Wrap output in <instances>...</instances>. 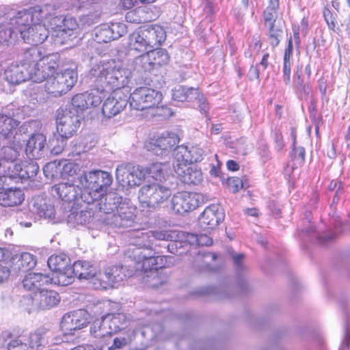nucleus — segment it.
I'll list each match as a JSON object with an SVG mask.
<instances>
[{"mask_svg":"<svg viewBox=\"0 0 350 350\" xmlns=\"http://www.w3.org/2000/svg\"><path fill=\"white\" fill-rule=\"evenodd\" d=\"M98 206L103 213L102 221L107 225L116 228H127L134 221V208L124 202L116 193H104L96 201Z\"/></svg>","mask_w":350,"mask_h":350,"instance_id":"obj_1","label":"nucleus"},{"mask_svg":"<svg viewBox=\"0 0 350 350\" xmlns=\"http://www.w3.org/2000/svg\"><path fill=\"white\" fill-rule=\"evenodd\" d=\"M130 72L117 66L113 60L99 61L93 64L89 71V77L98 87L99 92L105 88L119 90L127 85Z\"/></svg>","mask_w":350,"mask_h":350,"instance_id":"obj_2","label":"nucleus"},{"mask_svg":"<svg viewBox=\"0 0 350 350\" xmlns=\"http://www.w3.org/2000/svg\"><path fill=\"white\" fill-rule=\"evenodd\" d=\"M42 11L36 8L11 10L5 16L8 29L5 31H0V37L3 41H8L12 37V33L18 32L21 36V32L27 30L32 23L41 21Z\"/></svg>","mask_w":350,"mask_h":350,"instance_id":"obj_3","label":"nucleus"},{"mask_svg":"<svg viewBox=\"0 0 350 350\" xmlns=\"http://www.w3.org/2000/svg\"><path fill=\"white\" fill-rule=\"evenodd\" d=\"M78 75L72 69H65L49 77L44 88L48 94L59 97L69 92L77 81Z\"/></svg>","mask_w":350,"mask_h":350,"instance_id":"obj_4","label":"nucleus"},{"mask_svg":"<svg viewBox=\"0 0 350 350\" xmlns=\"http://www.w3.org/2000/svg\"><path fill=\"white\" fill-rule=\"evenodd\" d=\"M171 195L169 187L154 183L142 186L139 191L138 198L143 207L156 208L167 201Z\"/></svg>","mask_w":350,"mask_h":350,"instance_id":"obj_5","label":"nucleus"},{"mask_svg":"<svg viewBox=\"0 0 350 350\" xmlns=\"http://www.w3.org/2000/svg\"><path fill=\"white\" fill-rule=\"evenodd\" d=\"M161 92L147 87L137 88L129 96L130 107L137 111L157 107L161 102Z\"/></svg>","mask_w":350,"mask_h":350,"instance_id":"obj_6","label":"nucleus"},{"mask_svg":"<svg viewBox=\"0 0 350 350\" xmlns=\"http://www.w3.org/2000/svg\"><path fill=\"white\" fill-rule=\"evenodd\" d=\"M116 179L123 187L139 185L147 176V172L139 165L122 163L116 167Z\"/></svg>","mask_w":350,"mask_h":350,"instance_id":"obj_7","label":"nucleus"},{"mask_svg":"<svg viewBox=\"0 0 350 350\" xmlns=\"http://www.w3.org/2000/svg\"><path fill=\"white\" fill-rule=\"evenodd\" d=\"M65 274H61L59 276L58 285L68 286L74 282L75 277L81 280H92L95 275V268L88 261L78 260L74 262Z\"/></svg>","mask_w":350,"mask_h":350,"instance_id":"obj_8","label":"nucleus"},{"mask_svg":"<svg viewBox=\"0 0 350 350\" xmlns=\"http://www.w3.org/2000/svg\"><path fill=\"white\" fill-rule=\"evenodd\" d=\"M180 142L179 135L174 132L166 131L147 145L148 150L158 156L168 154Z\"/></svg>","mask_w":350,"mask_h":350,"instance_id":"obj_9","label":"nucleus"},{"mask_svg":"<svg viewBox=\"0 0 350 350\" xmlns=\"http://www.w3.org/2000/svg\"><path fill=\"white\" fill-rule=\"evenodd\" d=\"M154 252L150 250L148 254L144 252H137L139 263H142V269L144 272L157 270L159 268L170 267L175 262L174 258L172 256H154Z\"/></svg>","mask_w":350,"mask_h":350,"instance_id":"obj_10","label":"nucleus"},{"mask_svg":"<svg viewBox=\"0 0 350 350\" xmlns=\"http://www.w3.org/2000/svg\"><path fill=\"white\" fill-rule=\"evenodd\" d=\"M96 170L84 172L77 178V183L81 189V201L88 204H93L100 197V193H96Z\"/></svg>","mask_w":350,"mask_h":350,"instance_id":"obj_11","label":"nucleus"},{"mask_svg":"<svg viewBox=\"0 0 350 350\" xmlns=\"http://www.w3.org/2000/svg\"><path fill=\"white\" fill-rule=\"evenodd\" d=\"M200 200L201 196L197 193L178 192L172 198V208L176 213L183 214L198 207Z\"/></svg>","mask_w":350,"mask_h":350,"instance_id":"obj_12","label":"nucleus"},{"mask_svg":"<svg viewBox=\"0 0 350 350\" xmlns=\"http://www.w3.org/2000/svg\"><path fill=\"white\" fill-rule=\"evenodd\" d=\"M129 102L127 94L122 89L114 90L103 103V114L108 118L113 117L123 111Z\"/></svg>","mask_w":350,"mask_h":350,"instance_id":"obj_13","label":"nucleus"},{"mask_svg":"<svg viewBox=\"0 0 350 350\" xmlns=\"http://www.w3.org/2000/svg\"><path fill=\"white\" fill-rule=\"evenodd\" d=\"M80 124L79 116L70 111L59 113L56 119L57 132L60 137L68 139L77 132Z\"/></svg>","mask_w":350,"mask_h":350,"instance_id":"obj_14","label":"nucleus"},{"mask_svg":"<svg viewBox=\"0 0 350 350\" xmlns=\"http://www.w3.org/2000/svg\"><path fill=\"white\" fill-rule=\"evenodd\" d=\"M58 66V56L57 55H44L40 62V66H38L32 74L31 81L37 83L46 81L49 77L55 74V71Z\"/></svg>","mask_w":350,"mask_h":350,"instance_id":"obj_15","label":"nucleus"},{"mask_svg":"<svg viewBox=\"0 0 350 350\" xmlns=\"http://www.w3.org/2000/svg\"><path fill=\"white\" fill-rule=\"evenodd\" d=\"M127 32V27L122 23H113L111 25L104 24L99 27L95 33L96 40L98 42H109L118 39Z\"/></svg>","mask_w":350,"mask_h":350,"instance_id":"obj_16","label":"nucleus"},{"mask_svg":"<svg viewBox=\"0 0 350 350\" xmlns=\"http://www.w3.org/2000/svg\"><path fill=\"white\" fill-rule=\"evenodd\" d=\"M225 215L219 204L206 207L199 217V224L204 229H213L224 219Z\"/></svg>","mask_w":350,"mask_h":350,"instance_id":"obj_17","label":"nucleus"},{"mask_svg":"<svg viewBox=\"0 0 350 350\" xmlns=\"http://www.w3.org/2000/svg\"><path fill=\"white\" fill-rule=\"evenodd\" d=\"M103 101L102 93L98 90L92 92H84L75 95L72 98V107L77 112H83L90 107H96Z\"/></svg>","mask_w":350,"mask_h":350,"instance_id":"obj_18","label":"nucleus"},{"mask_svg":"<svg viewBox=\"0 0 350 350\" xmlns=\"http://www.w3.org/2000/svg\"><path fill=\"white\" fill-rule=\"evenodd\" d=\"M47 152L46 137L42 133H34L28 139L25 154L29 159H39L44 157Z\"/></svg>","mask_w":350,"mask_h":350,"instance_id":"obj_19","label":"nucleus"},{"mask_svg":"<svg viewBox=\"0 0 350 350\" xmlns=\"http://www.w3.org/2000/svg\"><path fill=\"white\" fill-rule=\"evenodd\" d=\"M49 31L40 21L32 23L27 30L21 32V38L25 42L38 45L43 43L49 37Z\"/></svg>","mask_w":350,"mask_h":350,"instance_id":"obj_20","label":"nucleus"},{"mask_svg":"<svg viewBox=\"0 0 350 350\" xmlns=\"http://www.w3.org/2000/svg\"><path fill=\"white\" fill-rule=\"evenodd\" d=\"M27 299H31L32 304L37 308L47 310L55 306L59 303L60 297L56 291L42 289Z\"/></svg>","mask_w":350,"mask_h":350,"instance_id":"obj_21","label":"nucleus"},{"mask_svg":"<svg viewBox=\"0 0 350 350\" xmlns=\"http://www.w3.org/2000/svg\"><path fill=\"white\" fill-rule=\"evenodd\" d=\"M70 259L65 254H59L51 256L47 261L49 269L54 272V274L51 278L54 284L58 285L59 276L61 274L66 275L68 269L71 268Z\"/></svg>","mask_w":350,"mask_h":350,"instance_id":"obj_22","label":"nucleus"},{"mask_svg":"<svg viewBox=\"0 0 350 350\" xmlns=\"http://www.w3.org/2000/svg\"><path fill=\"white\" fill-rule=\"evenodd\" d=\"M210 152L208 147H200L199 145L177 146V156L180 159L188 161L189 163L201 161L204 156Z\"/></svg>","mask_w":350,"mask_h":350,"instance_id":"obj_23","label":"nucleus"},{"mask_svg":"<svg viewBox=\"0 0 350 350\" xmlns=\"http://www.w3.org/2000/svg\"><path fill=\"white\" fill-rule=\"evenodd\" d=\"M88 313L85 310L79 309L64 316L62 327L69 331L82 329L88 323Z\"/></svg>","mask_w":350,"mask_h":350,"instance_id":"obj_24","label":"nucleus"},{"mask_svg":"<svg viewBox=\"0 0 350 350\" xmlns=\"http://www.w3.org/2000/svg\"><path fill=\"white\" fill-rule=\"evenodd\" d=\"M44 56L40 48L30 47L22 54L20 64L32 76L36 68L40 66V62Z\"/></svg>","mask_w":350,"mask_h":350,"instance_id":"obj_25","label":"nucleus"},{"mask_svg":"<svg viewBox=\"0 0 350 350\" xmlns=\"http://www.w3.org/2000/svg\"><path fill=\"white\" fill-rule=\"evenodd\" d=\"M23 286L27 291L38 293L42 286L49 283H53L52 279L48 275L40 273H29L23 280Z\"/></svg>","mask_w":350,"mask_h":350,"instance_id":"obj_26","label":"nucleus"},{"mask_svg":"<svg viewBox=\"0 0 350 350\" xmlns=\"http://www.w3.org/2000/svg\"><path fill=\"white\" fill-rule=\"evenodd\" d=\"M54 191L58 196L64 201L71 202L81 199L82 193L81 189L79 188V185H74L72 183H62L55 185L53 187Z\"/></svg>","mask_w":350,"mask_h":350,"instance_id":"obj_27","label":"nucleus"},{"mask_svg":"<svg viewBox=\"0 0 350 350\" xmlns=\"http://www.w3.org/2000/svg\"><path fill=\"white\" fill-rule=\"evenodd\" d=\"M159 16V12L154 14L150 8H137L128 12L126 21L130 23L140 24L155 20Z\"/></svg>","mask_w":350,"mask_h":350,"instance_id":"obj_28","label":"nucleus"},{"mask_svg":"<svg viewBox=\"0 0 350 350\" xmlns=\"http://www.w3.org/2000/svg\"><path fill=\"white\" fill-rule=\"evenodd\" d=\"M142 30L150 49L161 45L165 40V31L160 25H150L146 28H142Z\"/></svg>","mask_w":350,"mask_h":350,"instance_id":"obj_29","label":"nucleus"},{"mask_svg":"<svg viewBox=\"0 0 350 350\" xmlns=\"http://www.w3.org/2000/svg\"><path fill=\"white\" fill-rule=\"evenodd\" d=\"M5 80L11 84H18L27 80H31V75L19 64L10 66L4 73Z\"/></svg>","mask_w":350,"mask_h":350,"instance_id":"obj_30","label":"nucleus"},{"mask_svg":"<svg viewBox=\"0 0 350 350\" xmlns=\"http://www.w3.org/2000/svg\"><path fill=\"white\" fill-rule=\"evenodd\" d=\"M24 200V193L18 188H9L0 191V204L3 206H17Z\"/></svg>","mask_w":350,"mask_h":350,"instance_id":"obj_31","label":"nucleus"},{"mask_svg":"<svg viewBox=\"0 0 350 350\" xmlns=\"http://www.w3.org/2000/svg\"><path fill=\"white\" fill-rule=\"evenodd\" d=\"M105 319L112 334L126 329L130 323V317L124 313L107 314Z\"/></svg>","mask_w":350,"mask_h":350,"instance_id":"obj_32","label":"nucleus"},{"mask_svg":"<svg viewBox=\"0 0 350 350\" xmlns=\"http://www.w3.org/2000/svg\"><path fill=\"white\" fill-rule=\"evenodd\" d=\"M20 122L12 117L0 114V137L6 139L12 137L16 133Z\"/></svg>","mask_w":350,"mask_h":350,"instance_id":"obj_33","label":"nucleus"},{"mask_svg":"<svg viewBox=\"0 0 350 350\" xmlns=\"http://www.w3.org/2000/svg\"><path fill=\"white\" fill-rule=\"evenodd\" d=\"M0 337L4 342L11 340L8 344V350H30L29 345H27V339L25 336H16L9 330L3 331Z\"/></svg>","mask_w":350,"mask_h":350,"instance_id":"obj_34","label":"nucleus"},{"mask_svg":"<svg viewBox=\"0 0 350 350\" xmlns=\"http://www.w3.org/2000/svg\"><path fill=\"white\" fill-rule=\"evenodd\" d=\"M172 98L178 102H191L200 96L198 89L178 85L172 90Z\"/></svg>","mask_w":350,"mask_h":350,"instance_id":"obj_35","label":"nucleus"},{"mask_svg":"<svg viewBox=\"0 0 350 350\" xmlns=\"http://www.w3.org/2000/svg\"><path fill=\"white\" fill-rule=\"evenodd\" d=\"M128 44L131 50L137 52H144L150 49L142 28L138 29L129 36Z\"/></svg>","mask_w":350,"mask_h":350,"instance_id":"obj_36","label":"nucleus"},{"mask_svg":"<svg viewBox=\"0 0 350 350\" xmlns=\"http://www.w3.org/2000/svg\"><path fill=\"white\" fill-rule=\"evenodd\" d=\"M93 213L90 210H71L68 215L67 221L72 226L86 225L92 220Z\"/></svg>","mask_w":350,"mask_h":350,"instance_id":"obj_37","label":"nucleus"},{"mask_svg":"<svg viewBox=\"0 0 350 350\" xmlns=\"http://www.w3.org/2000/svg\"><path fill=\"white\" fill-rule=\"evenodd\" d=\"M36 257L29 252H23L14 262V268L19 271L25 272L35 267Z\"/></svg>","mask_w":350,"mask_h":350,"instance_id":"obj_38","label":"nucleus"},{"mask_svg":"<svg viewBox=\"0 0 350 350\" xmlns=\"http://www.w3.org/2000/svg\"><path fill=\"white\" fill-rule=\"evenodd\" d=\"M90 334L96 338H104L112 334L105 316L94 321L90 327Z\"/></svg>","mask_w":350,"mask_h":350,"instance_id":"obj_39","label":"nucleus"},{"mask_svg":"<svg viewBox=\"0 0 350 350\" xmlns=\"http://www.w3.org/2000/svg\"><path fill=\"white\" fill-rule=\"evenodd\" d=\"M108 281L107 283L111 284L112 287L122 282L126 277V268L122 266H111L105 269Z\"/></svg>","mask_w":350,"mask_h":350,"instance_id":"obj_40","label":"nucleus"},{"mask_svg":"<svg viewBox=\"0 0 350 350\" xmlns=\"http://www.w3.org/2000/svg\"><path fill=\"white\" fill-rule=\"evenodd\" d=\"M133 66L139 72H150L155 68L148 51L137 57L133 60Z\"/></svg>","mask_w":350,"mask_h":350,"instance_id":"obj_41","label":"nucleus"},{"mask_svg":"<svg viewBox=\"0 0 350 350\" xmlns=\"http://www.w3.org/2000/svg\"><path fill=\"white\" fill-rule=\"evenodd\" d=\"M96 193H100V197L105 193L107 189L111 185L113 178L105 171L96 170Z\"/></svg>","mask_w":350,"mask_h":350,"instance_id":"obj_42","label":"nucleus"},{"mask_svg":"<svg viewBox=\"0 0 350 350\" xmlns=\"http://www.w3.org/2000/svg\"><path fill=\"white\" fill-rule=\"evenodd\" d=\"M167 166L168 165L165 163H156L144 170L147 172V175L156 180L162 182L163 180L166 179Z\"/></svg>","mask_w":350,"mask_h":350,"instance_id":"obj_43","label":"nucleus"},{"mask_svg":"<svg viewBox=\"0 0 350 350\" xmlns=\"http://www.w3.org/2000/svg\"><path fill=\"white\" fill-rule=\"evenodd\" d=\"M293 56V43L290 40L288 47L285 49L283 59V75L284 80L288 84L291 81V58Z\"/></svg>","mask_w":350,"mask_h":350,"instance_id":"obj_44","label":"nucleus"},{"mask_svg":"<svg viewBox=\"0 0 350 350\" xmlns=\"http://www.w3.org/2000/svg\"><path fill=\"white\" fill-rule=\"evenodd\" d=\"M202 173L200 170L189 167V168L185 171L183 176L181 178V180L187 185H198L202 180Z\"/></svg>","mask_w":350,"mask_h":350,"instance_id":"obj_45","label":"nucleus"},{"mask_svg":"<svg viewBox=\"0 0 350 350\" xmlns=\"http://www.w3.org/2000/svg\"><path fill=\"white\" fill-rule=\"evenodd\" d=\"M149 54L154 63V67L160 66L168 63L170 55L167 51L163 49H158L155 50H150Z\"/></svg>","mask_w":350,"mask_h":350,"instance_id":"obj_46","label":"nucleus"},{"mask_svg":"<svg viewBox=\"0 0 350 350\" xmlns=\"http://www.w3.org/2000/svg\"><path fill=\"white\" fill-rule=\"evenodd\" d=\"M134 332L131 329H127L124 335H120L113 340V345L109 347V350L120 349L129 344L133 338Z\"/></svg>","mask_w":350,"mask_h":350,"instance_id":"obj_47","label":"nucleus"},{"mask_svg":"<svg viewBox=\"0 0 350 350\" xmlns=\"http://www.w3.org/2000/svg\"><path fill=\"white\" fill-rule=\"evenodd\" d=\"M53 21L56 22H61L62 25H57L59 28L65 30L71 36L74 34V31L77 30L78 27V23L77 21L72 17H65L62 18V16L55 17Z\"/></svg>","mask_w":350,"mask_h":350,"instance_id":"obj_48","label":"nucleus"},{"mask_svg":"<svg viewBox=\"0 0 350 350\" xmlns=\"http://www.w3.org/2000/svg\"><path fill=\"white\" fill-rule=\"evenodd\" d=\"M107 272L105 270L103 273H98L96 274L95 272L94 276L92 278L91 283L95 289H107L113 288L111 284L107 283Z\"/></svg>","mask_w":350,"mask_h":350,"instance_id":"obj_49","label":"nucleus"},{"mask_svg":"<svg viewBox=\"0 0 350 350\" xmlns=\"http://www.w3.org/2000/svg\"><path fill=\"white\" fill-rule=\"evenodd\" d=\"M71 36L65 31L63 29L59 28L57 25L53 30L51 33V39L55 45H62L66 44L70 40Z\"/></svg>","mask_w":350,"mask_h":350,"instance_id":"obj_50","label":"nucleus"},{"mask_svg":"<svg viewBox=\"0 0 350 350\" xmlns=\"http://www.w3.org/2000/svg\"><path fill=\"white\" fill-rule=\"evenodd\" d=\"M174 161L173 162V167L176 174L180 177V178L183 176L185 171H187L190 164L188 161H185V160H181L180 158H178L177 156V147L174 148Z\"/></svg>","mask_w":350,"mask_h":350,"instance_id":"obj_51","label":"nucleus"},{"mask_svg":"<svg viewBox=\"0 0 350 350\" xmlns=\"http://www.w3.org/2000/svg\"><path fill=\"white\" fill-rule=\"evenodd\" d=\"M39 172V166L36 161H31L23 165V171L21 174L22 178H33Z\"/></svg>","mask_w":350,"mask_h":350,"instance_id":"obj_52","label":"nucleus"},{"mask_svg":"<svg viewBox=\"0 0 350 350\" xmlns=\"http://www.w3.org/2000/svg\"><path fill=\"white\" fill-rule=\"evenodd\" d=\"M60 167L55 162L48 163L43 167V173L47 178L53 180L57 177L61 170Z\"/></svg>","mask_w":350,"mask_h":350,"instance_id":"obj_53","label":"nucleus"},{"mask_svg":"<svg viewBox=\"0 0 350 350\" xmlns=\"http://www.w3.org/2000/svg\"><path fill=\"white\" fill-rule=\"evenodd\" d=\"M268 27L269 29V41L271 44L275 47L279 44L280 38L282 36L283 31L279 26H276L275 23Z\"/></svg>","mask_w":350,"mask_h":350,"instance_id":"obj_54","label":"nucleus"},{"mask_svg":"<svg viewBox=\"0 0 350 350\" xmlns=\"http://www.w3.org/2000/svg\"><path fill=\"white\" fill-rule=\"evenodd\" d=\"M152 237L154 240H169L172 238L170 232L165 230H155L148 231L147 234L144 235V238L148 241L149 237Z\"/></svg>","mask_w":350,"mask_h":350,"instance_id":"obj_55","label":"nucleus"},{"mask_svg":"<svg viewBox=\"0 0 350 350\" xmlns=\"http://www.w3.org/2000/svg\"><path fill=\"white\" fill-rule=\"evenodd\" d=\"M147 234L146 232H142L141 236L138 237L137 239L135 241V243H133L135 245L138 247L139 248H144L148 250L149 252L150 250H152V246L153 245V239L152 237H149L148 241L145 239L144 237L145 234Z\"/></svg>","mask_w":350,"mask_h":350,"instance_id":"obj_56","label":"nucleus"},{"mask_svg":"<svg viewBox=\"0 0 350 350\" xmlns=\"http://www.w3.org/2000/svg\"><path fill=\"white\" fill-rule=\"evenodd\" d=\"M16 221L20 226L29 228L32 226L33 214L29 212H20L18 213Z\"/></svg>","mask_w":350,"mask_h":350,"instance_id":"obj_57","label":"nucleus"},{"mask_svg":"<svg viewBox=\"0 0 350 350\" xmlns=\"http://www.w3.org/2000/svg\"><path fill=\"white\" fill-rule=\"evenodd\" d=\"M271 7H268L264 12L265 21V24L267 26L274 25L275 23V18H276V12L275 10V3L272 2Z\"/></svg>","mask_w":350,"mask_h":350,"instance_id":"obj_58","label":"nucleus"},{"mask_svg":"<svg viewBox=\"0 0 350 350\" xmlns=\"http://www.w3.org/2000/svg\"><path fill=\"white\" fill-rule=\"evenodd\" d=\"M230 255L237 271H241L245 268L243 254L236 253L232 251L230 252Z\"/></svg>","mask_w":350,"mask_h":350,"instance_id":"obj_59","label":"nucleus"},{"mask_svg":"<svg viewBox=\"0 0 350 350\" xmlns=\"http://www.w3.org/2000/svg\"><path fill=\"white\" fill-rule=\"evenodd\" d=\"M227 185L233 193H237L240 189L245 187L243 180L238 177L228 178L227 179Z\"/></svg>","mask_w":350,"mask_h":350,"instance_id":"obj_60","label":"nucleus"},{"mask_svg":"<svg viewBox=\"0 0 350 350\" xmlns=\"http://www.w3.org/2000/svg\"><path fill=\"white\" fill-rule=\"evenodd\" d=\"M67 139L60 136L57 137L55 139L56 144L51 148V152L55 155L61 154L66 148Z\"/></svg>","mask_w":350,"mask_h":350,"instance_id":"obj_61","label":"nucleus"},{"mask_svg":"<svg viewBox=\"0 0 350 350\" xmlns=\"http://www.w3.org/2000/svg\"><path fill=\"white\" fill-rule=\"evenodd\" d=\"M292 157L297 164L301 165L305 160V150L303 147L295 148L293 146Z\"/></svg>","mask_w":350,"mask_h":350,"instance_id":"obj_62","label":"nucleus"},{"mask_svg":"<svg viewBox=\"0 0 350 350\" xmlns=\"http://www.w3.org/2000/svg\"><path fill=\"white\" fill-rule=\"evenodd\" d=\"M42 336L39 333H32L27 340V345H29L30 350L37 348L41 345Z\"/></svg>","mask_w":350,"mask_h":350,"instance_id":"obj_63","label":"nucleus"},{"mask_svg":"<svg viewBox=\"0 0 350 350\" xmlns=\"http://www.w3.org/2000/svg\"><path fill=\"white\" fill-rule=\"evenodd\" d=\"M323 16L327 24L328 27L330 29L335 31L336 24V18L334 16L333 14L331 12V11L326 8H325L323 10Z\"/></svg>","mask_w":350,"mask_h":350,"instance_id":"obj_64","label":"nucleus"}]
</instances>
